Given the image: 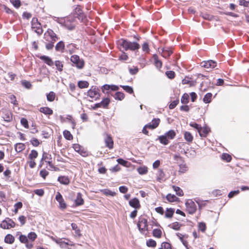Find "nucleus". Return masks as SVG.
Instances as JSON below:
<instances>
[{
    "label": "nucleus",
    "mask_w": 249,
    "mask_h": 249,
    "mask_svg": "<svg viewBox=\"0 0 249 249\" xmlns=\"http://www.w3.org/2000/svg\"><path fill=\"white\" fill-rule=\"evenodd\" d=\"M157 180L159 182H161L164 180V178L165 177V174L164 173L163 170L162 169H159L157 174Z\"/></svg>",
    "instance_id": "obj_32"
},
{
    "label": "nucleus",
    "mask_w": 249,
    "mask_h": 249,
    "mask_svg": "<svg viewBox=\"0 0 249 249\" xmlns=\"http://www.w3.org/2000/svg\"><path fill=\"white\" fill-rule=\"evenodd\" d=\"M105 142L106 143V146L108 147L109 149H112L113 147V141L112 138L107 135V138L105 139Z\"/></svg>",
    "instance_id": "obj_20"
},
{
    "label": "nucleus",
    "mask_w": 249,
    "mask_h": 249,
    "mask_svg": "<svg viewBox=\"0 0 249 249\" xmlns=\"http://www.w3.org/2000/svg\"><path fill=\"white\" fill-rule=\"evenodd\" d=\"M120 87L123 89L126 92L129 94L134 93L133 89L132 87L127 85H120Z\"/></svg>",
    "instance_id": "obj_39"
},
{
    "label": "nucleus",
    "mask_w": 249,
    "mask_h": 249,
    "mask_svg": "<svg viewBox=\"0 0 249 249\" xmlns=\"http://www.w3.org/2000/svg\"><path fill=\"white\" fill-rule=\"evenodd\" d=\"M118 44L123 47L125 51L131 50L135 51L138 50L140 48V44L137 42H131L127 39L122 38L118 43Z\"/></svg>",
    "instance_id": "obj_1"
},
{
    "label": "nucleus",
    "mask_w": 249,
    "mask_h": 249,
    "mask_svg": "<svg viewBox=\"0 0 249 249\" xmlns=\"http://www.w3.org/2000/svg\"><path fill=\"white\" fill-rule=\"evenodd\" d=\"M21 85L27 89H30L32 88V84L30 82L23 80L21 81Z\"/></svg>",
    "instance_id": "obj_48"
},
{
    "label": "nucleus",
    "mask_w": 249,
    "mask_h": 249,
    "mask_svg": "<svg viewBox=\"0 0 249 249\" xmlns=\"http://www.w3.org/2000/svg\"><path fill=\"white\" fill-rule=\"evenodd\" d=\"M174 212L175 210L173 208H167L165 214V217L168 218L172 217L174 213Z\"/></svg>",
    "instance_id": "obj_34"
},
{
    "label": "nucleus",
    "mask_w": 249,
    "mask_h": 249,
    "mask_svg": "<svg viewBox=\"0 0 249 249\" xmlns=\"http://www.w3.org/2000/svg\"><path fill=\"white\" fill-rule=\"evenodd\" d=\"M10 1L16 8H18L21 5L20 0H10Z\"/></svg>",
    "instance_id": "obj_55"
},
{
    "label": "nucleus",
    "mask_w": 249,
    "mask_h": 249,
    "mask_svg": "<svg viewBox=\"0 0 249 249\" xmlns=\"http://www.w3.org/2000/svg\"><path fill=\"white\" fill-rule=\"evenodd\" d=\"M184 139L188 142L190 143L192 142L194 137L192 134L190 132L185 131L184 133Z\"/></svg>",
    "instance_id": "obj_28"
},
{
    "label": "nucleus",
    "mask_w": 249,
    "mask_h": 249,
    "mask_svg": "<svg viewBox=\"0 0 249 249\" xmlns=\"http://www.w3.org/2000/svg\"><path fill=\"white\" fill-rule=\"evenodd\" d=\"M100 89L96 86H92L90 89L88 91L87 95L91 98H94L95 101L100 99L101 94L100 93Z\"/></svg>",
    "instance_id": "obj_3"
},
{
    "label": "nucleus",
    "mask_w": 249,
    "mask_h": 249,
    "mask_svg": "<svg viewBox=\"0 0 249 249\" xmlns=\"http://www.w3.org/2000/svg\"><path fill=\"white\" fill-rule=\"evenodd\" d=\"M102 91L103 93L107 94L108 96L110 95V88L109 85L105 84L101 87Z\"/></svg>",
    "instance_id": "obj_33"
},
{
    "label": "nucleus",
    "mask_w": 249,
    "mask_h": 249,
    "mask_svg": "<svg viewBox=\"0 0 249 249\" xmlns=\"http://www.w3.org/2000/svg\"><path fill=\"white\" fill-rule=\"evenodd\" d=\"M25 148V145L22 143H17L15 144V149L17 153L22 151Z\"/></svg>",
    "instance_id": "obj_29"
},
{
    "label": "nucleus",
    "mask_w": 249,
    "mask_h": 249,
    "mask_svg": "<svg viewBox=\"0 0 249 249\" xmlns=\"http://www.w3.org/2000/svg\"><path fill=\"white\" fill-rule=\"evenodd\" d=\"M198 230L202 232H204L206 230V224L203 222H201L198 223Z\"/></svg>",
    "instance_id": "obj_54"
},
{
    "label": "nucleus",
    "mask_w": 249,
    "mask_h": 249,
    "mask_svg": "<svg viewBox=\"0 0 249 249\" xmlns=\"http://www.w3.org/2000/svg\"><path fill=\"white\" fill-rule=\"evenodd\" d=\"M30 142L34 146L36 147L38 146L40 144L38 140L35 138H33L30 140Z\"/></svg>",
    "instance_id": "obj_62"
},
{
    "label": "nucleus",
    "mask_w": 249,
    "mask_h": 249,
    "mask_svg": "<svg viewBox=\"0 0 249 249\" xmlns=\"http://www.w3.org/2000/svg\"><path fill=\"white\" fill-rule=\"evenodd\" d=\"M210 131V128L208 126L201 127V128L199 130L198 133L201 137H206L209 132Z\"/></svg>",
    "instance_id": "obj_19"
},
{
    "label": "nucleus",
    "mask_w": 249,
    "mask_h": 249,
    "mask_svg": "<svg viewBox=\"0 0 249 249\" xmlns=\"http://www.w3.org/2000/svg\"><path fill=\"white\" fill-rule=\"evenodd\" d=\"M65 44L63 41H59L55 46V49L56 52H59L61 53L64 52L65 50Z\"/></svg>",
    "instance_id": "obj_17"
},
{
    "label": "nucleus",
    "mask_w": 249,
    "mask_h": 249,
    "mask_svg": "<svg viewBox=\"0 0 249 249\" xmlns=\"http://www.w3.org/2000/svg\"><path fill=\"white\" fill-rule=\"evenodd\" d=\"M157 140H159L161 144L165 145L169 143V140L164 135L158 136Z\"/></svg>",
    "instance_id": "obj_25"
},
{
    "label": "nucleus",
    "mask_w": 249,
    "mask_h": 249,
    "mask_svg": "<svg viewBox=\"0 0 249 249\" xmlns=\"http://www.w3.org/2000/svg\"><path fill=\"white\" fill-rule=\"evenodd\" d=\"M110 103V100L108 97H106L102 99V100L98 104L100 107L107 108Z\"/></svg>",
    "instance_id": "obj_18"
},
{
    "label": "nucleus",
    "mask_w": 249,
    "mask_h": 249,
    "mask_svg": "<svg viewBox=\"0 0 249 249\" xmlns=\"http://www.w3.org/2000/svg\"><path fill=\"white\" fill-rule=\"evenodd\" d=\"M38 156V152L36 150H32L30 154L29 155V158L31 160H34Z\"/></svg>",
    "instance_id": "obj_51"
},
{
    "label": "nucleus",
    "mask_w": 249,
    "mask_h": 249,
    "mask_svg": "<svg viewBox=\"0 0 249 249\" xmlns=\"http://www.w3.org/2000/svg\"><path fill=\"white\" fill-rule=\"evenodd\" d=\"M15 238L11 234H7L4 238V242L6 243L12 244L14 242Z\"/></svg>",
    "instance_id": "obj_30"
},
{
    "label": "nucleus",
    "mask_w": 249,
    "mask_h": 249,
    "mask_svg": "<svg viewBox=\"0 0 249 249\" xmlns=\"http://www.w3.org/2000/svg\"><path fill=\"white\" fill-rule=\"evenodd\" d=\"M153 58L154 60V64L157 69H160L162 66L161 62L158 59V56L156 54L153 55Z\"/></svg>",
    "instance_id": "obj_27"
},
{
    "label": "nucleus",
    "mask_w": 249,
    "mask_h": 249,
    "mask_svg": "<svg viewBox=\"0 0 249 249\" xmlns=\"http://www.w3.org/2000/svg\"><path fill=\"white\" fill-rule=\"evenodd\" d=\"M63 135L64 138L67 140L70 141L72 140L73 139L72 135H71V132L67 130H65L63 131Z\"/></svg>",
    "instance_id": "obj_43"
},
{
    "label": "nucleus",
    "mask_w": 249,
    "mask_h": 249,
    "mask_svg": "<svg viewBox=\"0 0 249 249\" xmlns=\"http://www.w3.org/2000/svg\"><path fill=\"white\" fill-rule=\"evenodd\" d=\"M166 198L170 202H178L179 200L175 195L171 194H167Z\"/></svg>",
    "instance_id": "obj_26"
},
{
    "label": "nucleus",
    "mask_w": 249,
    "mask_h": 249,
    "mask_svg": "<svg viewBox=\"0 0 249 249\" xmlns=\"http://www.w3.org/2000/svg\"><path fill=\"white\" fill-rule=\"evenodd\" d=\"M2 117L3 121L6 122H10L13 119L12 114L9 111H3Z\"/></svg>",
    "instance_id": "obj_16"
},
{
    "label": "nucleus",
    "mask_w": 249,
    "mask_h": 249,
    "mask_svg": "<svg viewBox=\"0 0 249 249\" xmlns=\"http://www.w3.org/2000/svg\"><path fill=\"white\" fill-rule=\"evenodd\" d=\"M165 136L168 140H173L176 136V133L174 130L171 129L166 132L164 134Z\"/></svg>",
    "instance_id": "obj_22"
},
{
    "label": "nucleus",
    "mask_w": 249,
    "mask_h": 249,
    "mask_svg": "<svg viewBox=\"0 0 249 249\" xmlns=\"http://www.w3.org/2000/svg\"><path fill=\"white\" fill-rule=\"evenodd\" d=\"M44 36V39L47 41H49V38L47 37V36L50 37L51 41L54 42L58 39V37L56 34L51 29H48L47 30V31L45 33Z\"/></svg>",
    "instance_id": "obj_7"
},
{
    "label": "nucleus",
    "mask_w": 249,
    "mask_h": 249,
    "mask_svg": "<svg viewBox=\"0 0 249 249\" xmlns=\"http://www.w3.org/2000/svg\"><path fill=\"white\" fill-rule=\"evenodd\" d=\"M73 148L76 152L78 153L82 157H86L88 156V152L79 144H73Z\"/></svg>",
    "instance_id": "obj_10"
},
{
    "label": "nucleus",
    "mask_w": 249,
    "mask_h": 249,
    "mask_svg": "<svg viewBox=\"0 0 249 249\" xmlns=\"http://www.w3.org/2000/svg\"><path fill=\"white\" fill-rule=\"evenodd\" d=\"M161 247L163 249H172L171 245L166 242L162 243Z\"/></svg>",
    "instance_id": "obj_61"
},
{
    "label": "nucleus",
    "mask_w": 249,
    "mask_h": 249,
    "mask_svg": "<svg viewBox=\"0 0 249 249\" xmlns=\"http://www.w3.org/2000/svg\"><path fill=\"white\" fill-rule=\"evenodd\" d=\"M179 172H180L181 173H184L188 170V167L185 163H179Z\"/></svg>",
    "instance_id": "obj_45"
},
{
    "label": "nucleus",
    "mask_w": 249,
    "mask_h": 249,
    "mask_svg": "<svg viewBox=\"0 0 249 249\" xmlns=\"http://www.w3.org/2000/svg\"><path fill=\"white\" fill-rule=\"evenodd\" d=\"M75 12L77 14V17L79 18H83V13L82 10L79 5H77V7L75 9Z\"/></svg>",
    "instance_id": "obj_36"
},
{
    "label": "nucleus",
    "mask_w": 249,
    "mask_h": 249,
    "mask_svg": "<svg viewBox=\"0 0 249 249\" xmlns=\"http://www.w3.org/2000/svg\"><path fill=\"white\" fill-rule=\"evenodd\" d=\"M137 171L140 175H145L148 172L147 167L145 166L139 167L137 168Z\"/></svg>",
    "instance_id": "obj_40"
},
{
    "label": "nucleus",
    "mask_w": 249,
    "mask_h": 249,
    "mask_svg": "<svg viewBox=\"0 0 249 249\" xmlns=\"http://www.w3.org/2000/svg\"><path fill=\"white\" fill-rule=\"evenodd\" d=\"M53 64H54L55 66L56 67V69L59 71H62L63 69V64L62 62L59 60H56L54 62H53Z\"/></svg>",
    "instance_id": "obj_41"
},
{
    "label": "nucleus",
    "mask_w": 249,
    "mask_h": 249,
    "mask_svg": "<svg viewBox=\"0 0 249 249\" xmlns=\"http://www.w3.org/2000/svg\"><path fill=\"white\" fill-rule=\"evenodd\" d=\"M221 158L223 160H225L227 162L231 161L232 159L231 156L227 153H223Z\"/></svg>",
    "instance_id": "obj_52"
},
{
    "label": "nucleus",
    "mask_w": 249,
    "mask_h": 249,
    "mask_svg": "<svg viewBox=\"0 0 249 249\" xmlns=\"http://www.w3.org/2000/svg\"><path fill=\"white\" fill-rule=\"evenodd\" d=\"M138 228L141 233H143L145 231H148L147 220L146 218L140 217L137 223Z\"/></svg>",
    "instance_id": "obj_4"
},
{
    "label": "nucleus",
    "mask_w": 249,
    "mask_h": 249,
    "mask_svg": "<svg viewBox=\"0 0 249 249\" xmlns=\"http://www.w3.org/2000/svg\"><path fill=\"white\" fill-rule=\"evenodd\" d=\"M55 199L59 203V208L64 210L67 208V204L65 202L62 196L59 192H57L55 196Z\"/></svg>",
    "instance_id": "obj_11"
},
{
    "label": "nucleus",
    "mask_w": 249,
    "mask_h": 249,
    "mask_svg": "<svg viewBox=\"0 0 249 249\" xmlns=\"http://www.w3.org/2000/svg\"><path fill=\"white\" fill-rule=\"evenodd\" d=\"M101 192L106 196H114L116 195V193L112 192L109 189H103L101 190Z\"/></svg>",
    "instance_id": "obj_50"
},
{
    "label": "nucleus",
    "mask_w": 249,
    "mask_h": 249,
    "mask_svg": "<svg viewBox=\"0 0 249 249\" xmlns=\"http://www.w3.org/2000/svg\"><path fill=\"white\" fill-rule=\"evenodd\" d=\"M172 188L174 191L176 192L177 195H178L179 196H183L184 194L183 191L181 189L180 187L173 185L172 186Z\"/></svg>",
    "instance_id": "obj_35"
},
{
    "label": "nucleus",
    "mask_w": 249,
    "mask_h": 249,
    "mask_svg": "<svg viewBox=\"0 0 249 249\" xmlns=\"http://www.w3.org/2000/svg\"><path fill=\"white\" fill-rule=\"evenodd\" d=\"M162 56L164 57L170 56L173 53V51L169 48L162 49Z\"/></svg>",
    "instance_id": "obj_31"
},
{
    "label": "nucleus",
    "mask_w": 249,
    "mask_h": 249,
    "mask_svg": "<svg viewBox=\"0 0 249 249\" xmlns=\"http://www.w3.org/2000/svg\"><path fill=\"white\" fill-rule=\"evenodd\" d=\"M54 41H51L46 43L45 48L47 50H52L54 47Z\"/></svg>",
    "instance_id": "obj_58"
},
{
    "label": "nucleus",
    "mask_w": 249,
    "mask_h": 249,
    "mask_svg": "<svg viewBox=\"0 0 249 249\" xmlns=\"http://www.w3.org/2000/svg\"><path fill=\"white\" fill-rule=\"evenodd\" d=\"M212 95L210 92L206 93L203 99V102L206 104L210 103L212 100Z\"/></svg>",
    "instance_id": "obj_37"
},
{
    "label": "nucleus",
    "mask_w": 249,
    "mask_h": 249,
    "mask_svg": "<svg viewBox=\"0 0 249 249\" xmlns=\"http://www.w3.org/2000/svg\"><path fill=\"white\" fill-rule=\"evenodd\" d=\"M58 181L61 184L64 185H68L70 183V179L68 177L66 176H60L57 178Z\"/></svg>",
    "instance_id": "obj_24"
},
{
    "label": "nucleus",
    "mask_w": 249,
    "mask_h": 249,
    "mask_svg": "<svg viewBox=\"0 0 249 249\" xmlns=\"http://www.w3.org/2000/svg\"><path fill=\"white\" fill-rule=\"evenodd\" d=\"M16 223L10 218L7 217L0 224V227L3 229H9L15 227Z\"/></svg>",
    "instance_id": "obj_6"
},
{
    "label": "nucleus",
    "mask_w": 249,
    "mask_h": 249,
    "mask_svg": "<svg viewBox=\"0 0 249 249\" xmlns=\"http://www.w3.org/2000/svg\"><path fill=\"white\" fill-rule=\"evenodd\" d=\"M181 103L182 104H187L189 102V96L188 94L185 93L183 94L181 98Z\"/></svg>",
    "instance_id": "obj_38"
},
{
    "label": "nucleus",
    "mask_w": 249,
    "mask_h": 249,
    "mask_svg": "<svg viewBox=\"0 0 249 249\" xmlns=\"http://www.w3.org/2000/svg\"><path fill=\"white\" fill-rule=\"evenodd\" d=\"M34 193L39 196H42L44 194V191L42 189H36L34 190Z\"/></svg>",
    "instance_id": "obj_63"
},
{
    "label": "nucleus",
    "mask_w": 249,
    "mask_h": 249,
    "mask_svg": "<svg viewBox=\"0 0 249 249\" xmlns=\"http://www.w3.org/2000/svg\"><path fill=\"white\" fill-rule=\"evenodd\" d=\"M40 59L43 61L44 63L47 64L48 65L50 66H52L53 65V62L52 60V58L46 55H40L37 56Z\"/></svg>",
    "instance_id": "obj_15"
},
{
    "label": "nucleus",
    "mask_w": 249,
    "mask_h": 249,
    "mask_svg": "<svg viewBox=\"0 0 249 249\" xmlns=\"http://www.w3.org/2000/svg\"><path fill=\"white\" fill-rule=\"evenodd\" d=\"M189 125L191 127L196 129L197 130L198 132L199 131V130L200 129V128H201V126L195 122H191L190 123Z\"/></svg>",
    "instance_id": "obj_57"
},
{
    "label": "nucleus",
    "mask_w": 249,
    "mask_h": 249,
    "mask_svg": "<svg viewBox=\"0 0 249 249\" xmlns=\"http://www.w3.org/2000/svg\"><path fill=\"white\" fill-rule=\"evenodd\" d=\"M165 75L168 78H169L170 79H172L174 78L176 74H175V72L174 71H166L165 72Z\"/></svg>",
    "instance_id": "obj_56"
},
{
    "label": "nucleus",
    "mask_w": 249,
    "mask_h": 249,
    "mask_svg": "<svg viewBox=\"0 0 249 249\" xmlns=\"http://www.w3.org/2000/svg\"><path fill=\"white\" fill-rule=\"evenodd\" d=\"M39 111L45 115H51L53 113V110L49 107H41L39 109Z\"/></svg>",
    "instance_id": "obj_23"
},
{
    "label": "nucleus",
    "mask_w": 249,
    "mask_h": 249,
    "mask_svg": "<svg viewBox=\"0 0 249 249\" xmlns=\"http://www.w3.org/2000/svg\"><path fill=\"white\" fill-rule=\"evenodd\" d=\"M160 123V119L159 118L153 119L151 123H148L145 125L148 128L154 129L157 128Z\"/></svg>",
    "instance_id": "obj_12"
},
{
    "label": "nucleus",
    "mask_w": 249,
    "mask_h": 249,
    "mask_svg": "<svg viewBox=\"0 0 249 249\" xmlns=\"http://www.w3.org/2000/svg\"><path fill=\"white\" fill-rule=\"evenodd\" d=\"M162 234L161 231L159 229H155L153 231V236L157 238H160Z\"/></svg>",
    "instance_id": "obj_46"
},
{
    "label": "nucleus",
    "mask_w": 249,
    "mask_h": 249,
    "mask_svg": "<svg viewBox=\"0 0 249 249\" xmlns=\"http://www.w3.org/2000/svg\"><path fill=\"white\" fill-rule=\"evenodd\" d=\"M178 103H179V100L178 99H177L176 100H174V101H172L170 103V104L169 106V108L170 109H173L178 105Z\"/></svg>",
    "instance_id": "obj_59"
},
{
    "label": "nucleus",
    "mask_w": 249,
    "mask_h": 249,
    "mask_svg": "<svg viewBox=\"0 0 249 249\" xmlns=\"http://www.w3.org/2000/svg\"><path fill=\"white\" fill-rule=\"evenodd\" d=\"M55 97V94L53 91H50L49 93L47 94V100L49 102H53L54 100Z\"/></svg>",
    "instance_id": "obj_44"
},
{
    "label": "nucleus",
    "mask_w": 249,
    "mask_h": 249,
    "mask_svg": "<svg viewBox=\"0 0 249 249\" xmlns=\"http://www.w3.org/2000/svg\"><path fill=\"white\" fill-rule=\"evenodd\" d=\"M19 240L20 242L22 243H25L27 242L28 240L27 236L23 234H21L19 236Z\"/></svg>",
    "instance_id": "obj_64"
},
{
    "label": "nucleus",
    "mask_w": 249,
    "mask_h": 249,
    "mask_svg": "<svg viewBox=\"0 0 249 249\" xmlns=\"http://www.w3.org/2000/svg\"><path fill=\"white\" fill-rule=\"evenodd\" d=\"M27 237L28 239L33 242L37 238V235L35 232H30L28 234Z\"/></svg>",
    "instance_id": "obj_47"
},
{
    "label": "nucleus",
    "mask_w": 249,
    "mask_h": 249,
    "mask_svg": "<svg viewBox=\"0 0 249 249\" xmlns=\"http://www.w3.org/2000/svg\"><path fill=\"white\" fill-rule=\"evenodd\" d=\"M186 210L190 214L196 213L197 207L196 203L192 200L188 199L185 202Z\"/></svg>",
    "instance_id": "obj_5"
},
{
    "label": "nucleus",
    "mask_w": 249,
    "mask_h": 249,
    "mask_svg": "<svg viewBox=\"0 0 249 249\" xmlns=\"http://www.w3.org/2000/svg\"><path fill=\"white\" fill-rule=\"evenodd\" d=\"M156 245V242L153 239H150L146 241V245L148 247L155 248Z\"/></svg>",
    "instance_id": "obj_53"
},
{
    "label": "nucleus",
    "mask_w": 249,
    "mask_h": 249,
    "mask_svg": "<svg viewBox=\"0 0 249 249\" xmlns=\"http://www.w3.org/2000/svg\"><path fill=\"white\" fill-rule=\"evenodd\" d=\"M46 159L51 160L52 156L51 155H49L47 153H46L45 152H43V155H42V157L41 160L40 162H41L43 160H45Z\"/></svg>",
    "instance_id": "obj_60"
},
{
    "label": "nucleus",
    "mask_w": 249,
    "mask_h": 249,
    "mask_svg": "<svg viewBox=\"0 0 249 249\" xmlns=\"http://www.w3.org/2000/svg\"><path fill=\"white\" fill-rule=\"evenodd\" d=\"M200 66L207 69H213L217 66V62L213 60L202 61Z\"/></svg>",
    "instance_id": "obj_9"
},
{
    "label": "nucleus",
    "mask_w": 249,
    "mask_h": 249,
    "mask_svg": "<svg viewBox=\"0 0 249 249\" xmlns=\"http://www.w3.org/2000/svg\"><path fill=\"white\" fill-rule=\"evenodd\" d=\"M84 203V200L82 198V195L81 193L77 194L76 198L74 200V204L75 206L78 207L83 205Z\"/></svg>",
    "instance_id": "obj_14"
},
{
    "label": "nucleus",
    "mask_w": 249,
    "mask_h": 249,
    "mask_svg": "<svg viewBox=\"0 0 249 249\" xmlns=\"http://www.w3.org/2000/svg\"><path fill=\"white\" fill-rule=\"evenodd\" d=\"M129 205L135 209H139L141 208V205L139 199L137 197H134L129 201Z\"/></svg>",
    "instance_id": "obj_13"
},
{
    "label": "nucleus",
    "mask_w": 249,
    "mask_h": 249,
    "mask_svg": "<svg viewBox=\"0 0 249 249\" xmlns=\"http://www.w3.org/2000/svg\"><path fill=\"white\" fill-rule=\"evenodd\" d=\"M78 87L80 89L86 88L89 87V84L87 81H79L78 82Z\"/></svg>",
    "instance_id": "obj_42"
},
{
    "label": "nucleus",
    "mask_w": 249,
    "mask_h": 249,
    "mask_svg": "<svg viewBox=\"0 0 249 249\" xmlns=\"http://www.w3.org/2000/svg\"><path fill=\"white\" fill-rule=\"evenodd\" d=\"M32 25L33 28H36V30H35L36 33L38 35L42 34L43 30L41 28V25L40 23L38 21L37 18H33L32 20Z\"/></svg>",
    "instance_id": "obj_8"
},
{
    "label": "nucleus",
    "mask_w": 249,
    "mask_h": 249,
    "mask_svg": "<svg viewBox=\"0 0 249 249\" xmlns=\"http://www.w3.org/2000/svg\"><path fill=\"white\" fill-rule=\"evenodd\" d=\"M176 234L178 237L179 239H180V240L181 241V242H182L183 245L187 248V249H188V242L187 241L184 240L183 239L184 236L182 235L180 233H177Z\"/></svg>",
    "instance_id": "obj_49"
},
{
    "label": "nucleus",
    "mask_w": 249,
    "mask_h": 249,
    "mask_svg": "<svg viewBox=\"0 0 249 249\" xmlns=\"http://www.w3.org/2000/svg\"><path fill=\"white\" fill-rule=\"evenodd\" d=\"M70 61L72 63L71 66L75 67L78 69L81 70L84 67V60L83 59L80 58L79 56L78 55H72L71 56Z\"/></svg>",
    "instance_id": "obj_2"
},
{
    "label": "nucleus",
    "mask_w": 249,
    "mask_h": 249,
    "mask_svg": "<svg viewBox=\"0 0 249 249\" xmlns=\"http://www.w3.org/2000/svg\"><path fill=\"white\" fill-rule=\"evenodd\" d=\"M110 96H113L115 100L119 101L123 100L124 98V94L122 92L117 91L114 94L111 93Z\"/></svg>",
    "instance_id": "obj_21"
}]
</instances>
